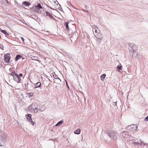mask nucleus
<instances>
[{"instance_id": "18", "label": "nucleus", "mask_w": 148, "mask_h": 148, "mask_svg": "<svg viewBox=\"0 0 148 148\" xmlns=\"http://www.w3.org/2000/svg\"><path fill=\"white\" fill-rule=\"evenodd\" d=\"M138 56V53L135 52V51H134L132 53V57H136Z\"/></svg>"}, {"instance_id": "13", "label": "nucleus", "mask_w": 148, "mask_h": 148, "mask_svg": "<svg viewBox=\"0 0 148 148\" xmlns=\"http://www.w3.org/2000/svg\"><path fill=\"white\" fill-rule=\"evenodd\" d=\"M32 115L30 114H28L27 115V119L28 121H30L32 120L31 116Z\"/></svg>"}, {"instance_id": "27", "label": "nucleus", "mask_w": 148, "mask_h": 148, "mask_svg": "<svg viewBox=\"0 0 148 148\" xmlns=\"http://www.w3.org/2000/svg\"><path fill=\"white\" fill-rule=\"evenodd\" d=\"M33 110H34V112H37V109L36 108H33Z\"/></svg>"}, {"instance_id": "20", "label": "nucleus", "mask_w": 148, "mask_h": 148, "mask_svg": "<svg viewBox=\"0 0 148 148\" xmlns=\"http://www.w3.org/2000/svg\"><path fill=\"white\" fill-rule=\"evenodd\" d=\"M140 143L138 142H134V143L135 145H139V144L140 145L141 143H143V142L142 141H141V140H140Z\"/></svg>"}, {"instance_id": "26", "label": "nucleus", "mask_w": 148, "mask_h": 148, "mask_svg": "<svg viewBox=\"0 0 148 148\" xmlns=\"http://www.w3.org/2000/svg\"><path fill=\"white\" fill-rule=\"evenodd\" d=\"M3 45L0 44V48L2 50H3Z\"/></svg>"}, {"instance_id": "11", "label": "nucleus", "mask_w": 148, "mask_h": 148, "mask_svg": "<svg viewBox=\"0 0 148 148\" xmlns=\"http://www.w3.org/2000/svg\"><path fill=\"white\" fill-rule=\"evenodd\" d=\"M0 31L2 33H3L5 35L8 36L9 35V34H8L5 30H3L0 28Z\"/></svg>"}, {"instance_id": "6", "label": "nucleus", "mask_w": 148, "mask_h": 148, "mask_svg": "<svg viewBox=\"0 0 148 148\" xmlns=\"http://www.w3.org/2000/svg\"><path fill=\"white\" fill-rule=\"evenodd\" d=\"M10 53H7L4 55V61L6 63H9L10 62Z\"/></svg>"}, {"instance_id": "12", "label": "nucleus", "mask_w": 148, "mask_h": 148, "mask_svg": "<svg viewBox=\"0 0 148 148\" xmlns=\"http://www.w3.org/2000/svg\"><path fill=\"white\" fill-rule=\"evenodd\" d=\"M35 8L38 10H39L40 9L42 8V7L40 3H39L38 5L35 6Z\"/></svg>"}, {"instance_id": "14", "label": "nucleus", "mask_w": 148, "mask_h": 148, "mask_svg": "<svg viewBox=\"0 0 148 148\" xmlns=\"http://www.w3.org/2000/svg\"><path fill=\"white\" fill-rule=\"evenodd\" d=\"M22 57V56L20 55H17L16 56L15 58V60L16 61L18 60L20 58Z\"/></svg>"}, {"instance_id": "7", "label": "nucleus", "mask_w": 148, "mask_h": 148, "mask_svg": "<svg viewBox=\"0 0 148 148\" xmlns=\"http://www.w3.org/2000/svg\"><path fill=\"white\" fill-rule=\"evenodd\" d=\"M45 13L46 15L47 16H48L50 18L53 19L54 18L53 16L51 15V14L48 12L45 11Z\"/></svg>"}, {"instance_id": "28", "label": "nucleus", "mask_w": 148, "mask_h": 148, "mask_svg": "<svg viewBox=\"0 0 148 148\" xmlns=\"http://www.w3.org/2000/svg\"><path fill=\"white\" fill-rule=\"evenodd\" d=\"M145 120L146 121H148V116H147L145 119Z\"/></svg>"}, {"instance_id": "22", "label": "nucleus", "mask_w": 148, "mask_h": 148, "mask_svg": "<svg viewBox=\"0 0 148 148\" xmlns=\"http://www.w3.org/2000/svg\"><path fill=\"white\" fill-rule=\"evenodd\" d=\"M122 68V66H117V69L119 70H121Z\"/></svg>"}, {"instance_id": "9", "label": "nucleus", "mask_w": 148, "mask_h": 148, "mask_svg": "<svg viewBox=\"0 0 148 148\" xmlns=\"http://www.w3.org/2000/svg\"><path fill=\"white\" fill-rule=\"evenodd\" d=\"M41 85V84L40 82H38L36 84L34 88H35L38 87H40Z\"/></svg>"}, {"instance_id": "8", "label": "nucleus", "mask_w": 148, "mask_h": 148, "mask_svg": "<svg viewBox=\"0 0 148 148\" xmlns=\"http://www.w3.org/2000/svg\"><path fill=\"white\" fill-rule=\"evenodd\" d=\"M22 4L23 5H24L25 6H29L31 4L29 2H27L26 1H25L23 2L22 3Z\"/></svg>"}, {"instance_id": "1", "label": "nucleus", "mask_w": 148, "mask_h": 148, "mask_svg": "<svg viewBox=\"0 0 148 148\" xmlns=\"http://www.w3.org/2000/svg\"><path fill=\"white\" fill-rule=\"evenodd\" d=\"M137 128V126L135 125H131L126 127V129L128 131L125 133V134L131 136V133L132 134L135 131Z\"/></svg>"}, {"instance_id": "10", "label": "nucleus", "mask_w": 148, "mask_h": 148, "mask_svg": "<svg viewBox=\"0 0 148 148\" xmlns=\"http://www.w3.org/2000/svg\"><path fill=\"white\" fill-rule=\"evenodd\" d=\"M0 136L2 139H4L6 136V134L4 132H1Z\"/></svg>"}, {"instance_id": "29", "label": "nucleus", "mask_w": 148, "mask_h": 148, "mask_svg": "<svg viewBox=\"0 0 148 148\" xmlns=\"http://www.w3.org/2000/svg\"><path fill=\"white\" fill-rule=\"evenodd\" d=\"M28 83H26V84H25V87H26V88L27 89V88H28V87L27 86H28Z\"/></svg>"}, {"instance_id": "2", "label": "nucleus", "mask_w": 148, "mask_h": 148, "mask_svg": "<svg viewBox=\"0 0 148 148\" xmlns=\"http://www.w3.org/2000/svg\"><path fill=\"white\" fill-rule=\"evenodd\" d=\"M13 77V79L16 82L19 83L21 80V77H22L23 74L20 73L19 75H18L16 73L15 71H13L10 74Z\"/></svg>"}, {"instance_id": "4", "label": "nucleus", "mask_w": 148, "mask_h": 148, "mask_svg": "<svg viewBox=\"0 0 148 148\" xmlns=\"http://www.w3.org/2000/svg\"><path fill=\"white\" fill-rule=\"evenodd\" d=\"M106 132L111 139L114 140L116 138V136L117 134L116 132L112 130H108L106 131Z\"/></svg>"}, {"instance_id": "15", "label": "nucleus", "mask_w": 148, "mask_h": 148, "mask_svg": "<svg viewBox=\"0 0 148 148\" xmlns=\"http://www.w3.org/2000/svg\"><path fill=\"white\" fill-rule=\"evenodd\" d=\"M80 132V130L79 129H77L75 130L74 132V133L75 134H79Z\"/></svg>"}, {"instance_id": "5", "label": "nucleus", "mask_w": 148, "mask_h": 148, "mask_svg": "<svg viewBox=\"0 0 148 148\" xmlns=\"http://www.w3.org/2000/svg\"><path fill=\"white\" fill-rule=\"evenodd\" d=\"M128 48L130 53H132L133 52L135 51L137 49V46L133 43H130L128 44Z\"/></svg>"}, {"instance_id": "32", "label": "nucleus", "mask_w": 148, "mask_h": 148, "mask_svg": "<svg viewBox=\"0 0 148 148\" xmlns=\"http://www.w3.org/2000/svg\"><path fill=\"white\" fill-rule=\"evenodd\" d=\"M116 102H113L112 103V104H113V105H116Z\"/></svg>"}, {"instance_id": "31", "label": "nucleus", "mask_w": 148, "mask_h": 148, "mask_svg": "<svg viewBox=\"0 0 148 148\" xmlns=\"http://www.w3.org/2000/svg\"><path fill=\"white\" fill-rule=\"evenodd\" d=\"M21 39L22 40V41L23 42L24 41V38H23V37H21Z\"/></svg>"}, {"instance_id": "23", "label": "nucleus", "mask_w": 148, "mask_h": 148, "mask_svg": "<svg viewBox=\"0 0 148 148\" xmlns=\"http://www.w3.org/2000/svg\"><path fill=\"white\" fill-rule=\"evenodd\" d=\"M2 143L0 147V148H5V147L4 145Z\"/></svg>"}, {"instance_id": "16", "label": "nucleus", "mask_w": 148, "mask_h": 148, "mask_svg": "<svg viewBox=\"0 0 148 148\" xmlns=\"http://www.w3.org/2000/svg\"><path fill=\"white\" fill-rule=\"evenodd\" d=\"M106 76V75L105 74H103L101 76L100 78L102 81H103L104 78Z\"/></svg>"}, {"instance_id": "3", "label": "nucleus", "mask_w": 148, "mask_h": 148, "mask_svg": "<svg viewBox=\"0 0 148 148\" xmlns=\"http://www.w3.org/2000/svg\"><path fill=\"white\" fill-rule=\"evenodd\" d=\"M92 31L95 36L99 40H101L103 38L102 35L100 32V31L97 27L92 29Z\"/></svg>"}, {"instance_id": "25", "label": "nucleus", "mask_w": 148, "mask_h": 148, "mask_svg": "<svg viewBox=\"0 0 148 148\" xmlns=\"http://www.w3.org/2000/svg\"><path fill=\"white\" fill-rule=\"evenodd\" d=\"M57 82L59 83V82H60L61 81L60 79L59 78H58L57 79Z\"/></svg>"}, {"instance_id": "24", "label": "nucleus", "mask_w": 148, "mask_h": 148, "mask_svg": "<svg viewBox=\"0 0 148 148\" xmlns=\"http://www.w3.org/2000/svg\"><path fill=\"white\" fill-rule=\"evenodd\" d=\"M30 122H31V123L32 124V125H34V122L32 120V119L31 120V121H30Z\"/></svg>"}, {"instance_id": "19", "label": "nucleus", "mask_w": 148, "mask_h": 148, "mask_svg": "<svg viewBox=\"0 0 148 148\" xmlns=\"http://www.w3.org/2000/svg\"><path fill=\"white\" fill-rule=\"evenodd\" d=\"M63 123V121H59L57 123L56 125V126H58L61 125Z\"/></svg>"}, {"instance_id": "30", "label": "nucleus", "mask_w": 148, "mask_h": 148, "mask_svg": "<svg viewBox=\"0 0 148 148\" xmlns=\"http://www.w3.org/2000/svg\"><path fill=\"white\" fill-rule=\"evenodd\" d=\"M65 81H66V86L68 88H69V86L68 85V84L67 81L66 80Z\"/></svg>"}, {"instance_id": "21", "label": "nucleus", "mask_w": 148, "mask_h": 148, "mask_svg": "<svg viewBox=\"0 0 148 148\" xmlns=\"http://www.w3.org/2000/svg\"><path fill=\"white\" fill-rule=\"evenodd\" d=\"M53 76L54 78L55 79H57L58 78H59L58 77V76L56 74H53Z\"/></svg>"}, {"instance_id": "17", "label": "nucleus", "mask_w": 148, "mask_h": 148, "mask_svg": "<svg viewBox=\"0 0 148 148\" xmlns=\"http://www.w3.org/2000/svg\"><path fill=\"white\" fill-rule=\"evenodd\" d=\"M69 22H66L65 23L64 25L65 26L67 30H69V27L68 25Z\"/></svg>"}, {"instance_id": "33", "label": "nucleus", "mask_w": 148, "mask_h": 148, "mask_svg": "<svg viewBox=\"0 0 148 148\" xmlns=\"http://www.w3.org/2000/svg\"><path fill=\"white\" fill-rule=\"evenodd\" d=\"M31 107V106H30L29 107V108H30Z\"/></svg>"}]
</instances>
